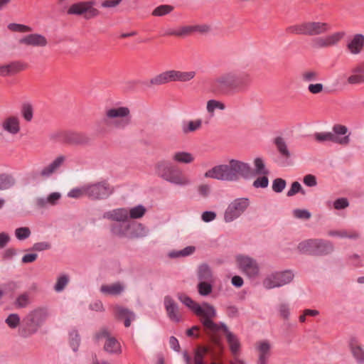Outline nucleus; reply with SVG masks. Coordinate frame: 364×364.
<instances>
[{
    "label": "nucleus",
    "mask_w": 364,
    "mask_h": 364,
    "mask_svg": "<svg viewBox=\"0 0 364 364\" xmlns=\"http://www.w3.org/2000/svg\"><path fill=\"white\" fill-rule=\"evenodd\" d=\"M255 173L249 164L237 159L230 160L228 164L218 165L207 171L204 176L219 181L235 182L241 178L250 179L255 175H268L269 171L265 167L262 158L254 160Z\"/></svg>",
    "instance_id": "nucleus-1"
},
{
    "label": "nucleus",
    "mask_w": 364,
    "mask_h": 364,
    "mask_svg": "<svg viewBox=\"0 0 364 364\" xmlns=\"http://www.w3.org/2000/svg\"><path fill=\"white\" fill-rule=\"evenodd\" d=\"M252 83V77L247 72L229 71L223 73L213 82L215 92L227 94L229 92H243Z\"/></svg>",
    "instance_id": "nucleus-2"
},
{
    "label": "nucleus",
    "mask_w": 364,
    "mask_h": 364,
    "mask_svg": "<svg viewBox=\"0 0 364 364\" xmlns=\"http://www.w3.org/2000/svg\"><path fill=\"white\" fill-rule=\"evenodd\" d=\"M178 300L185 306L188 307L196 316L199 317L204 329L210 328L215 329V322L213 321L217 316V312L213 306L203 302L201 305L194 301L190 296L183 293L177 294Z\"/></svg>",
    "instance_id": "nucleus-3"
},
{
    "label": "nucleus",
    "mask_w": 364,
    "mask_h": 364,
    "mask_svg": "<svg viewBox=\"0 0 364 364\" xmlns=\"http://www.w3.org/2000/svg\"><path fill=\"white\" fill-rule=\"evenodd\" d=\"M156 171L159 176L175 185L183 186L191 183L183 171L169 161H159L156 164Z\"/></svg>",
    "instance_id": "nucleus-4"
},
{
    "label": "nucleus",
    "mask_w": 364,
    "mask_h": 364,
    "mask_svg": "<svg viewBox=\"0 0 364 364\" xmlns=\"http://www.w3.org/2000/svg\"><path fill=\"white\" fill-rule=\"evenodd\" d=\"M330 24L321 21H304L287 28L288 33L314 36L324 34L331 30Z\"/></svg>",
    "instance_id": "nucleus-5"
},
{
    "label": "nucleus",
    "mask_w": 364,
    "mask_h": 364,
    "mask_svg": "<svg viewBox=\"0 0 364 364\" xmlns=\"http://www.w3.org/2000/svg\"><path fill=\"white\" fill-rule=\"evenodd\" d=\"M350 132L348 128L343 124H336L332 127V132H316L314 139L318 142L331 141L339 145L347 146L349 144Z\"/></svg>",
    "instance_id": "nucleus-6"
},
{
    "label": "nucleus",
    "mask_w": 364,
    "mask_h": 364,
    "mask_svg": "<svg viewBox=\"0 0 364 364\" xmlns=\"http://www.w3.org/2000/svg\"><path fill=\"white\" fill-rule=\"evenodd\" d=\"M297 249L302 254L324 256L333 251V245L331 242L328 240L309 239L299 243Z\"/></svg>",
    "instance_id": "nucleus-7"
},
{
    "label": "nucleus",
    "mask_w": 364,
    "mask_h": 364,
    "mask_svg": "<svg viewBox=\"0 0 364 364\" xmlns=\"http://www.w3.org/2000/svg\"><path fill=\"white\" fill-rule=\"evenodd\" d=\"M215 329L205 328L204 330L211 336L213 342L215 344H219L220 343V338L216 336V333L220 330L223 331L232 353L236 355L240 348V343L237 336L229 331L228 326L223 322L215 323Z\"/></svg>",
    "instance_id": "nucleus-8"
},
{
    "label": "nucleus",
    "mask_w": 364,
    "mask_h": 364,
    "mask_svg": "<svg viewBox=\"0 0 364 364\" xmlns=\"http://www.w3.org/2000/svg\"><path fill=\"white\" fill-rule=\"evenodd\" d=\"M85 196L92 200H102L108 198L114 191L113 187L106 181L84 186Z\"/></svg>",
    "instance_id": "nucleus-9"
},
{
    "label": "nucleus",
    "mask_w": 364,
    "mask_h": 364,
    "mask_svg": "<svg viewBox=\"0 0 364 364\" xmlns=\"http://www.w3.org/2000/svg\"><path fill=\"white\" fill-rule=\"evenodd\" d=\"M105 119H114V126L117 129H125L131 123L130 110L127 107H112L106 109L105 114Z\"/></svg>",
    "instance_id": "nucleus-10"
},
{
    "label": "nucleus",
    "mask_w": 364,
    "mask_h": 364,
    "mask_svg": "<svg viewBox=\"0 0 364 364\" xmlns=\"http://www.w3.org/2000/svg\"><path fill=\"white\" fill-rule=\"evenodd\" d=\"M250 206L247 198H238L233 200L227 207L224 213V220L230 223L240 217Z\"/></svg>",
    "instance_id": "nucleus-11"
},
{
    "label": "nucleus",
    "mask_w": 364,
    "mask_h": 364,
    "mask_svg": "<svg viewBox=\"0 0 364 364\" xmlns=\"http://www.w3.org/2000/svg\"><path fill=\"white\" fill-rule=\"evenodd\" d=\"M294 274L291 270L276 272L268 275L262 282L263 287L267 289L280 287L289 284L294 279Z\"/></svg>",
    "instance_id": "nucleus-12"
},
{
    "label": "nucleus",
    "mask_w": 364,
    "mask_h": 364,
    "mask_svg": "<svg viewBox=\"0 0 364 364\" xmlns=\"http://www.w3.org/2000/svg\"><path fill=\"white\" fill-rule=\"evenodd\" d=\"M95 2L93 1H81L72 4L68 10L70 15H83L87 20L95 18L100 14V11L94 7Z\"/></svg>",
    "instance_id": "nucleus-13"
},
{
    "label": "nucleus",
    "mask_w": 364,
    "mask_h": 364,
    "mask_svg": "<svg viewBox=\"0 0 364 364\" xmlns=\"http://www.w3.org/2000/svg\"><path fill=\"white\" fill-rule=\"evenodd\" d=\"M237 262L240 269L249 278H255L259 275V267L255 259L239 255L237 257Z\"/></svg>",
    "instance_id": "nucleus-14"
},
{
    "label": "nucleus",
    "mask_w": 364,
    "mask_h": 364,
    "mask_svg": "<svg viewBox=\"0 0 364 364\" xmlns=\"http://www.w3.org/2000/svg\"><path fill=\"white\" fill-rule=\"evenodd\" d=\"M346 36L345 31H337L324 37L316 38L313 40L315 48H324L337 46Z\"/></svg>",
    "instance_id": "nucleus-15"
},
{
    "label": "nucleus",
    "mask_w": 364,
    "mask_h": 364,
    "mask_svg": "<svg viewBox=\"0 0 364 364\" xmlns=\"http://www.w3.org/2000/svg\"><path fill=\"white\" fill-rule=\"evenodd\" d=\"M64 144L73 146H85L90 142V138L84 132L66 131Z\"/></svg>",
    "instance_id": "nucleus-16"
},
{
    "label": "nucleus",
    "mask_w": 364,
    "mask_h": 364,
    "mask_svg": "<svg viewBox=\"0 0 364 364\" xmlns=\"http://www.w3.org/2000/svg\"><path fill=\"white\" fill-rule=\"evenodd\" d=\"M27 67V63L22 60H13L0 66V75L1 77L15 75L25 70Z\"/></svg>",
    "instance_id": "nucleus-17"
},
{
    "label": "nucleus",
    "mask_w": 364,
    "mask_h": 364,
    "mask_svg": "<svg viewBox=\"0 0 364 364\" xmlns=\"http://www.w3.org/2000/svg\"><path fill=\"white\" fill-rule=\"evenodd\" d=\"M18 43L27 46L45 47L48 44V41L46 38L41 34L31 33L20 38Z\"/></svg>",
    "instance_id": "nucleus-18"
},
{
    "label": "nucleus",
    "mask_w": 364,
    "mask_h": 364,
    "mask_svg": "<svg viewBox=\"0 0 364 364\" xmlns=\"http://www.w3.org/2000/svg\"><path fill=\"white\" fill-rule=\"evenodd\" d=\"M164 306L167 316L171 321L176 323L181 321L178 305L171 296H166L164 297Z\"/></svg>",
    "instance_id": "nucleus-19"
},
{
    "label": "nucleus",
    "mask_w": 364,
    "mask_h": 364,
    "mask_svg": "<svg viewBox=\"0 0 364 364\" xmlns=\"http://www.w3.org/2000/svg\"><path fill=\"white\" fill-rule=\"evenodd\" d=\"M346 48L352 55L360 54L364 48V35L356 33L347 41Z\"/></svg>",
    "instance_id": "nucleus-20"
},
{
    "label": "nucleus",
    "mask_w": 364,
    "mask_h": 364,
    "mask_svg": "<svg viewBox=\"0 0 364 364\" xmlns=\"http://www.w3.org/2000/svg\"><path fill=\"white\" fill-rule=\"evenodd\" d=\"M103 218L117 222H127L129 211L124 208L114 209L104 213Z\"/></svg>",
    "instance_id": "nucleus-21"
},
{
    "label": "nucleus",
    "mask_w": 364,
    "mask_h": 364,
    "mask_svg": "<svg viewBox=\"0 0 364 364\" xmlns=\"http://www.w3.org/2000/svg\"><path fill=\"white\" fill-rule=\"evenodd\" d=\"M65 157L59 156L55 159L50 164L45 166L40 172L39 175L43 178H47L54 173L64 163Z\"/></svg>",
    "instance_id": "nucleus-22"
},
{
    "label": "nucleus",
    "mask_w": 364,
    "mask_h": 364,
    "mask_svg": "<svg viewBox=\"0 0 364 364\" xmlns=\"http://www.w3.org/2000/svg\"><path fill=\"white\" fill-rule=\"evenodd\" d=\"M256 348L259 353L257 364H267L270 355L271 345L267 340L259 341L257 343Z\"/></svg>",
    "instance_id": "nucleus-23"
},
{
    "label": "nucleus",
    "mask_w": 364,
    "mask_h": 364,
    "mask_svg": "<svg viewBox=\"0 0 364 364\" xmlns=\"http://www.w3.org/2000/svg\"><path fill=\"white\" fill-rule=\"evenodd\" d=\"M60 197V193L53 192L46 198H37L36 199V205L39 209L46 208L48 205H55L58 203Z\"/></svg>",
    "instance_id": "nucleus-24"
},
{
    "label": "nucleus",
    "mask_w": 364,
    "mask_h": 364,
    "mask_svg": "<svg viewBox=\"0 0 364 364\" xmlns=\"http://www.w3.org/2000/svg\"><path fill=\"white\" fill-rule=\"evenodd\" d=\"M37 326L33 323V318H29L28 315L23 319L21 326L19 328V333L23 337L29 336L38 330Z\"/></svg>",
    "instance_id": "nucleus-25"
},
{
    "label": "nucleus",
    "mask_w": 364,
    "mask_h": 364,
    "mask_svg": "<svg viewBox=\"0 0 364 364\" xmlns=\"http://www.w3.org/2000/svg\"><path fill=\"white\" fill-rule=\"evenodd\" d=\"M115 315L117 319L124 320V326L127 328L130 326L132 321L135 318V315L132 311L122 306L116 307Z\"/></svg>",
    "instance_id": "nucleus-26"
},
{
    "label": "nucleus",
    "mask_w": 364,
    "mask_h": 364,
    "mask_svg": "<svg viewBox=\"0 0 364 364\" xmlns=\"http://www.w3.org/2000/svg\"><path fill=\"white\" fill-rule=\"evenodd\" d=\"M170 82H171L170 71L167 70L154 76L149 81L144 82V85L147 87H151L153 86L162 85Z\"/></svg>",
    "instance_id": "nucleus-27"
},
{
    "label": "nucleus",
    "mask_w": 364,
    "mask_h": 364,
    "mask_svg": "<svg viewBox=\"0 0 364 364\" xmlns=\"http://www.w3.org/2000/svg\"><path fill=\"white\" fill-rule=\"evenodd\" d=\"M169 71L171 82H188L193 79L196 74L195 71L183 72L176 70H171Z\"/></svg>",
    "instance_id": "nucleus-28"
},
{
    "label": "nucleus",
    "mask_w": 364,
    "mask_h": 364,
    "mask_svg": "<svg viewBox=\"0 0 364 364\" xmlns=\"http://www.w3.org/2000/svg\"><path fill=\"white\" fill-rule=\"evenodd\" d=\"M147 231L141 223H129L128 233L127 237L129 239H135L142 237L146 235Z\"/></svg>",
    "instance_id": "nucleus-29"
},
{
    "label": "nucleus",
    "mask_w": 364,
    "mask_h": 364,
    "mask_svg": "<svg viewBox=\"0 0 364 364\" xmlns=\"http://www.w3.org/2000/svg\"><path fill=\"white\" fill-rule=\"evenodd\" d=\"M2 128L10 134H16L20 131L18 119L16 117L6 118L2 124Z\"/></svg>",
    "instance_id": "nucleus-30"
},
{
    "label": "nucleus",
    "mask_w": 364,
    "mask_h": 364,
    "mask_svg": "<svg viewBox=\"0 0 364 364\" xmlns=\"http://www.w3.org/2000/svg\"><path fill=\"white\" fill-rule=\"evenodd\" d=\"M104 350L110 354H120L122 353V348L119 342L112 336L105 341Z\"/></svg>",
    "instance_id": "nucleus-31"
},
{
    "label": "nucleus",
    "mask_w": 364,
    "mask_h": 364,
    "mask_svg": "<svg viewBox=\"0 0 364 364\" xmlns=\"http://www.w3.org/2000/svg\"><path fill=\"white\" fill-rule=\"evenodd\" d=\"M124 291V287L117 282L110 285H102L100 287V291L105 294L117 296L122 294Z\"/></svg>",
    "instance_id": "nucleus-32"
},
{
    "label": "nucleus",
    "mask_w": 364,
    "mask_h": 364,
    "mask_svg": "<svg viewBox=\"0 0 364 364\" xmlns=\"http://www.w3.org/2000/svg\"><path fill=\"white\" fill-rule=\"evenodd\" d=\"M129 223L120 222L111 226V232L119 237H127L128 233Z\"/></svg>",
    "instance_id": "nucleus-33"
},
{
    "label": "nucleus",
    "mask_w": 364,
    "mask_h": 364,
    "mask_svg": "<svg viewBox=\"0 0 364 364\" xmlns=\"http://www.w3.org/2000/svg\"><path fill=\"white\" fill-rule=\"evenodd\" d=\"M350 348L353 356L359 363H364V350L358 345L355 340H352L350 343Z\"/></svg>",
    "instance_id": "nucleus-34"
},
{
    "label": "nucleus",
    "mask_w": 364,
    "mask_h": 364,
    "mask_svg": "<svg viewBox=\"0 0 364 364\" xmlns=\"http://www.w3.org/2000/svg\"><path fill=\"white\" fill-rule=\"evenodd\" d=\"M274 144H275L279 154L284 158L289 159L291 156V153L288 149L287 144L284 139L282 136H277L274 139Z\"/></svg>",
    "instance_id": "nucleus-35"
},
{
    "label": "nucleus",
    "mask_w": 364,
    "mask_h": 364,
    "mask_svg": "<svg viewBox=\"0 0 364 364\" xmlns=\"http://www.w3.org/2000/svg\"><path fill=\"white\" fill-rule=\"evenodd\" d=\"M16 184V179L9 173L0 174V191H5L11 188Z\"/></svg>",
    "instance_id": "nucleus-36"
},
{
    "label": "nucleus",
    "mask_w": 364,
    "mask_h": 364,
    "mask_svg": "<svg viewBox=\"0 0 364 364\" xmlns=\"http://www.w3.org/2000/svg\"><path fill=\"white\" fill-rule=\"evenodd\" d=\"M198 278L200 282H213V273L210 267L207 264H203L199 266L198 270Z\"/></svg>",
    "instance_id": "nucleus-37"
},
{
    "label": "nucleus",
    "mask_w": 364,
    "mask_h": 364,
    "mask_svg": "<svg viewBox=\"0 0 364 364\" xmlns=\"http://www.w3.org/2000/svg\"><path fill=\"white\" fill-rule=\"evenodd\" d=\"M173 160L181 164H190L194 160V157L191 153L186 151H178L173 154Z\"/></svg>",
    "instance_id": "nucleus-38"
},
{
    "label": "nucleus",
    "mask_w": 364,
    "mask_h": 364,
    "mask_svg": "<svg viewBox=\"0 0 364 364\" xmlns=\"http://www.w3.org/2000/svg\"><path fill=\"white\" fill-rule=\"evenodd\" d=\"M202 126V120L200 119L195 121H189L188 122H183L182 124V132L184 134H188L190 132H196Z\"/></svg>",
    "instance_id": "nucleus-39"
},
{
    "label": "nucleus",
    "mask_w": 364,
    "mask_h": 364,
    "mask_svg": "<svg viewBox=\"0 0 364 364\" xmlns=\"http://www.w3.org/2000/svg\"><path fill=\"white\" fill-rule=\"evenodd\" d=\"M196 251L195 246H187L181 250L171 251L169 252L168 256L171 258H178L181 257H187L191 255Z\"/></svg>",
    "instance_id": "nucleus-40"
},
{
    "label": "nucleus",
    "mask_w": 364,
    "mask_h": 364,
    "mask_svg": "<svg viewBox=\"0 0 364 364\" xmlns=\"http://www.w3.org/2000/svg\"><path fill=\"white\" fill-rule=\"evenodd\" d=\"M209 352V348L206 346H198L195 350L194 363L195 364H205V355Z\"/></svg>",
    "instance_id": "nucleus-41"
},
{
    "label": "nucleus",
    "mask_w": 364,
    "mask_h": 364,
    "mask_svg": "<svg viewBox=\"0 0 364 364\" xmlns=\"http://www.w3.org/2000/svg\"><path fill=\"white\" fill-rule=\"evenodd\" d=\"M173 6L171 5H160L153 10L151 15L154 16H164L170 14L173 10Z\"/></svg>",
    "instance_id": "nucleus-42"
},
{
    "label": "nucleus",
    "mask_w": 364,
    "mask_h": 364,
    "mask_svg": "<svg viewBox=\"0 0 364 364\" xmlns=\"http://www.w3.org/2000/svg\"><path fill=\"white\" fill-rule=\"evenodd\" d=\"M212 282L209 281L200 282L198 284L199 294L203 296L209 295L213 291Z\"/></svg>",
    "instance_id": "nucleus-43"
},
{
    "label": "nucleus",
    "mask_w": 364,
    "mask_h": 364,
    "mask_svg": "<svg viewBox=\"0 0 364 364\" xmlns=\"http://www.w3.org/2000/svg\"><path fill=\"white\" fill-rule=\"evenodd\" d=\"M9 31L18 33H29L33 31L32 28L20 23H11L7 26Z\"/></svg>",
    "instance_id": "nucleus-44"
},
{
    "label": "nucleus",
    "mask_w": 364,
    "mask_h": 364,
    "mask_svg": "<svg viewBox=\"0 0 364 364\" xmlns=\"http://www.w3.org/2000/svg\"><path fill=\"white\" fill-rule=\"evenodd\" d=\"M318 73L314 70H308L301 74V78L305 82L316 81L318 79Z\"/></svg>",
    "instance_id": "nucleus-45"
},
{
    "label": "nucleus",
    "mask_w": 364,
    "mask_h": 364,
    "mask_svg": "<svg viewBox=\"0 0 364 364\" xmlns=\"http://www.w3.org/2000/svg\"><path fill=\"white\" fill-rule=\"evenodd\" d=\"M21 114L26 121L31 122L33 115V106L28 102L23 103L21 107Z\"/></svg>",
    "instance_id": "nucleus-46"
},
{
    "label": "nucleus",
    "mask_w": 364,
    "mask_h": 364,
    "mask_svg": "<svg viewBox=\"0 0 364 364\" xmlns=\"http://www.w3.org/2000/svg\"><path fill=\"white\" fill-rule=\"evenodd\" d=\"M69 342L73 351L76 352L80 343V337L76 330H73L70 333Z\"/></svg>",
    "instance_id": "nucleus-47"
},
{
    "label": "nucleus",
    "mask_w": 364,
    "mask_h": 364,
    "mask_svg": "<svg viewBox=\"0 0 364 364\" xmlns=\"http://www.w3.org/2000/svg\"><path fill=\"white\" fill-rule=\"evenodd\" d=\"M146 213V208L142 205H136L129 211V218L137 219L141 218Z\"/></svg>",
    "instance_id": "nucleus-48"
},
{
    "label": "nucleus",
    "mask_w": 364,
    "mask_h": 364,
    "mask_svg": "<svg viewBox=\"0 0 364 364\" xmlns=\"http://www.w3.org/2000/svg\"><path fill=\"white\" fill-rule=\"evenodd\" d=\"M206 109L208 113H213L216 109L224 110L225 109V105L224 103L220 101L215 100H210L207 102Z\"/></svg>",
    "instance_id": "nucleus-49"
},
{
    "label": "nucleus",
    "mask_w": 364,
    "mask_h": 364,
    "mask_svg": "<svg viewBox=\"0 0 364 364\" xmlns=\"http://www.w3.org/2000/svg\"><path fill=\"white\" fill-rule=\"evenodd\" d=\"M69 282V277L66 274H62L60 275L58 279L57 282L54 286V289L57 292L62 291L65 287L67 286Z\"/></svg>",
    "instance_id": "nucleus-50"
},
{
    "label": "nucleus",
    "mask_w": 364,
    "mask_h": 364,
    "mask_svg": "<svg viewBox=\"0 0 364 364\" xmlns=\"http://www.w3.org/2000/svg\"><path fill=\"white\" fill-rule=\"evenodd\" d=\"M15 235L19 240H23L29 237L31 235V230L27 227H22L16 229Z\"/></svg>",
    "instance_id": "nucleus-51"
},
{
    "label": "nucleus",
    "mask_w": 364,
    "mask_h": 364,
    "mask_svg": "<svg viewBox=\"0 0 364 364\" xmlns=\"http://www.w3.org/2000/svg\"><path fill=\"white\" fill-rule=\"evenodd\" d=\"M287 182L281 178H275L272 182V190L275 193H281L285 188Z\"/></svg>",
    "instance_id": "nucleus-52"
},
{
    "label": "nucleus",
    "mask_w": 364,
    "mask_h": 364,
    "mask_svg": "<svg viewBox=\"0 0 364 364\" xmlns=\"http://www.w3.org/2000/svg\"><path fill=\"white\" fill-rule=\"evenodd\" d=\"M298 193H301L303 195L305 194V191L302 188L301 184L298 181H294L291 183L290 189L287 193V196L288 197H291Z\"/></svg>",
    "instance_id": "nucleus-53"
},
{
    "label": "nucleus",
    "mask_w": 364,
    "mask_h": 364,
    "mask_svg": "<svg viewBox=\"0 0 364 364\" xmlns=\"http://www.w3.org/2000/svg\"><path fill=\"white\" fill-rule=\"evenodd\" d=\"M5 322L11 328H16L20 323V317L16 314H11L6 319Z\"/></svg>",
    "instance_id": "nucleus-54"
},
{
    "label": "nucleus",
    "mask_w": 364,
    "mask_h": 364,
    "mask_svg": "<svg viewBox=\"0 0 364 364\" xmlns=\"http://www.w3.org/2000/svg\"><path fill=\"white\" fill-rule=\"evenodd\" d=\"M31 314L40 323H42L47 317V311L43 309H36L31 312Z\"/></svg>",
    "instance_id": "nucleus-55"
},
{
    "label": "nucleus",
    "mask_w": 364,
    "mask_h": 364,
    "mask_svg": "<svg viewBox=\"0 0 364 364\" xmlns=\"http://www.w3.org/2000/svg\"><path fill=\"white\" fill-rule=\"evenodd\" d=\"M269 185V179L267 177V175H262V176L258 177L255 181L253 182L252 186L256 188H265Z\"/></svg>",
    "instance_id": "nucleus-56"
},
{
    "label": "nucleus",
    "mask_w": 364,
    "mask_h": 364,
    "mask_svg": "<svg viewBox=\"0 0 364 364\" xmlns=\"http://www.w3.org/2000/svg\"><path fill=\"white\" fill-rule=\"evenodd\" d=\"M278 311L281 317L288 320L290 316V309L288 304L283 303L279 305Z\"/></svg>",
    "instance_id": "nucleus-57"
},
{
    "label": "nucleus",
    "mask_w": 364,
    "mask_h": 364,
    "mask_svg": "<svg viewBox=\"0 0 364 364\" xmlns=\"http://www.w3.org/2000/svg\"><path fill=\"white\" fill-rule=\"evenodd\" d=\"M348 82L350 85H356L364 82V75L362 73H354L348 77Z\"/></svg>",
    "instance_id": "nucleus-58"
},
{
    "label": "nucleus",
    "mask_w": 364,
    "mask_h": 364,
    "mask_svg": "<svg viewBox=\"0 0 364 364\" xmlns=\"http://www.w3.org/2000/svg\"><path fill=\"white\" fill-rule=\"evenodd\" d=\"M110 336L111 335L109 331L107 328H103L95 334L94 339L96 342H99L102 339H105V341H107Z\"/></svg>",
    "instance_id": "nucleus-59"
},
{
    "label": "nucleus",
    "mask_w": 364,
    "mask_h": 364,
    "mask_svg": "<svg viewBox=\"0 0 364 364\" xmlns=\"http://www.w3.org/2000/svg\"><path fill=\"white\" fill-rule=\"evenodd\" d=\"M348 206L349 202L346 198H339L333 202V207L336 210L345 209Z\"/></svg>",
    "instance_id": "nucleus-60"
},
{
    "label": "nucleus",
    "mask_w": 364,
    "mask_h": 364,
    "mask_svg": "<svg viewBox=\"0 0 364 364\" xmlns=\"http://www.w3.org/2000/svg\"><path fill=\"white\" fill-rule=\"evenodd\" d=\"M66 131H58L50 134L49 139L53 141H59L64 144V137Z\"/></svg>",
    "instance_id": "nucleus-61"
},
{
    "label": "nucleus",
    "mask_w": 364,
    "mask_h": 364,
    "mask_svg": "<svg viewBox=\"0 0 364 364\" xmlns=\"http://www.w3.org/2000/svg\"><path fill=\"white\" fill-rule=\"evenodd\" d=\"M294 217L301 219H309L311 213L307 210L304 209H295L293 212Z\"/></svg>",
    "instance_id": "nucleus-62"
},
{
    "label": "nucleus",
    "mask_w": 364,
    "mask_h": 364,
    "mask_svg": "<svg viewBox=\"0 0 364 364\" xmlns=\"http://www.w3.org/2000/svg\"><path fill=\"white\" fill-rule=\"evenodd\" d=\"M51 247V245L48 242H36L33 246V250L35 251H43L46 250H49Z\"/></svg>",
    "instance_id": "nucleus-63"
},
{
    "label": "nucleus",
    "mask_w": 364,
    "mask_h": 364,
    "mask_svg": "<svg viewBox=\"0 0 364 364\" xmlns=\"http://www.w3.org/2000/svg\"><path fill=\"white\" fill-rule=\"evenodd\" d=\"M28 302V298L26 294L20 295L16 300V305L18 308L26 307Z\"/></svg>",
    "instance_id": "nucleus-64"
}]
</instances>
